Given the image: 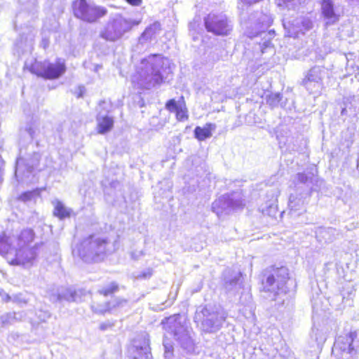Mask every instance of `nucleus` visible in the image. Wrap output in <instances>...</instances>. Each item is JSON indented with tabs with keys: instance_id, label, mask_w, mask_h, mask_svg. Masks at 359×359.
I'll return each instance as SVG.
<instances>
[{
	"instance_id": "423d86ee",
	"label": "nucleus",
	"mask_w": 359,
	"mask_h": 359,
	"mask_svg": "<svg viewBox=\"0 0 359 359\" xmlns=\"http://www.w3.org/2000/svg\"><path fill=\"white\" fill-rule=\"evenodd\" d=\"M226 316L224 313L215 306H200L196 309L194 321L204 333H216L222 327Z\"/></svg>"
},
{
	"instance_id": "0eeeda50",
	"label": "nucleus",
	"mask_w": 359,
	"mask_h": 359,
	"mask_svg": "<svg viewBox=\"0 0 359 359\" xmlns=\"http://www.w3.org/2000/svg\"><path fill=\"white\" fill-rule=\"evenodd\" d=\"M140 22L141 20L126 18L121 15H116L108 21L104 29L100 32V37L108 41H116Z\"/></svg>"
},
{
	"instance_id": "f03ea898",
	"label": "nucleus",
	"mask_w": 359,
	"mask_h": 359,
	"mask_svg": "<svg viewBox=\"0 0 359 359\" xmlns=\"http://www.w3.org/2000/svg\"><path fill=\"white\" fill-rule=\"evenodd\" d=\"M139 69L140 85L146 89L161 84L171 73L169 60L154 55L142 59Z\"/></svg>"
},
{
	"instance_id": "a878e982",
	"label": "nucleus",
	"mask_w": 359,
	"mask_h": 359,
	"mask_svg": "<svg viewBox=\"0 0 359 359\" xmlns=\"http://www.w3.org/2000/svg\"><path fill=\"white\" fill-rule=\"evenodd\" d=\"M351 337H350V334L345 337H339L336 340L334 344V347L336 349H339L343 353L349 354L352 358L353 348L351 347Z\"/></svg>"
},
{
	"instance_id": "393cba45",
	"label": "nucleus",
	"mask_w": 359,
	"mask_h": 359,
	"mask_svg": "<svg viewBox=\"0 0 359 359\" xmlns=\"http://www.w3.org/2000/svg\"><path fill=\"white\" fill-rule=\"evenodd\" d=\"M216 129L215 123H206V125L201 128L196 126L194 129V136L199 141H204L208 138L212 137V132Z\"/></svg>"
},
{
	"instance_id": "dca6fc26",
	"label": "nucleus",
	"mask_w": 359,
	"mask_h": 359,
	"mask_svg": "<svg viewBox=\"0 0 359 359\" xmlns=\"http://www.w3.org/2000/svg\"><path fill=\"white\" fill-rule=\"evenodd\" d=\"M99 105L102 110L98 111L96 117L97 130L99 134L104 135L109 133L112 129L114 126V119L107 114L109 110L105 107L107 102L104 100L100 101Z\"/></svg>"
},
{
	"instance_id": "3c124183",
	"label": "nucleus",
	"mask_w": 359,
	"mask_h": 359,
	"mask_svg": "<svg viewBox=\"0 0 359 359\" xmlns=\"http://www.w3.org/2000/svg\"><path fill=\"white\" fill-rule=\"evenodd\" d=\"M10 299V297L7 294L6 295V301H8Z\"/></svg>"
},
{
	"instance_id": "f704fd0d",
	"label": "nucleus",
	"mask_w": 359,
	"mask_h": 359,
	"mask_svg": "<svg viewBox=\"0 0 359 359\" xmlns=\"http://www.w3.org/2000/svg\"><path fill=\"white\" fill-rule=\"evenodd\" d=\"M181 99L183 100V97H182ZM175 113L177 119L180 121H184L188 119L187 109L184 100H182V106H180Z\"/></svg>"
},
{
	"instance_id": "c756f323",
	"label": "nucleus",
	"mask_w": 359,
	"mask_h": 359,
	"mask_svg": "<svg viewBox=\"0 0 359 359\" xmlns=\"http://www.w3.org/2000/svg\"><path fill=\"white\" fill-rule=\"evenodd\" d=\"M108 304L110 313H114L129 306L128 299L119 297L113 298L108 302Z\"/></svg>"
},
{
	"instance_id": "bb28decb",
	"label": "nucleus",
	"mask_w": 359,
	"mask_h": 359,
	"mask_svg": "<svg viewBox=\"0 0 359 359\" xmlns=\"http://www.w3.org/2000/svg\"><path fill=\"white\" fill-rule=\"evenodd\" d=\"M15 248L12 246L9 238L5 235L0 236V255L6 256V259L9 262L11 260L10 255H13L15 252Z\"/></svg>"
},
{
	"instance_id": "72a5a7b5",
	"label": "nucleus",
	"mask_w": 359,
	"mask_h": 359,
	"mask_svg": "<svg viewBox=\"0 0 359 359\" xmlns=\"http://www.w3.org/2000/svg\"><path fill=\"white\" fill-rule=\"evenodd\" d=\"M36 129L37 126L36 123L33 121H30L27 123L25 126L21 129V133L22 135L25 133L27 134L30 140H32L34 137Z\"/></svg>"
},
{
	"instance_id": "37998d69",
	"label": "nucleus",
	"mask_w": 359,
	"mask_h": 359,
	"mask_svg": "<svg viewBox=\"0 0 359 359\" xmlns=\"http://www.w3.org/2000/svg\"><path fill=\"white\" fill-rule=\"evenodd\" d=\"M114 326V324L107 321L102 323L100 325V329L102 331L107 330L108 328H111Z\"/></svg>"
},
{
	"instance_id": "9d476101",
	"label": "nucleus",
	"mask_w": 359,
	"mask_h": 359,
	"mask_svg": "<svg viewBox=\"0 0 359 359\" xmlns=\"http://www.w3.org/2000/svg\"><path fill=\"white\" fill-rule=\"evenodd\" d=\"M29 71L44 79L53 80L59 79L65 74L66 66L61 59H57L55 62L36 60L31 65Z\"/></svg>"
},
{
	"instance_id": "a19ab883",
	"label": "nucleus",
	"mask_w": 359,
	"mask_h": 359,
	"mask_svg": "<svg viewBox=\"0 0 359 359\" xmlns=\"http://www.w3.org/2000/svg\"><path fill=\"white\" fill-rule=\"evenodd\" d=\"M302 24L304 29L306 31L310 30L313 28V22L311 20L308 18H303L302 20Z\"/></svg>"
},
{
	"instance_id": "c03bdc74",
	"label": "nucleus",
	"mask_w": 359,
	"mask_h": 359,
	"mask_svg": "<svg viewBox=\"0 0 359 359\" xmlns=\"http://www.w3.org/2000/svg\"><path fill=\"white\" fill-rule=\"evenodd\" d=\"M128 4L131 6H140L142 3V0H125Z\"/></svg>"
},
{
	"instance_id": "20e7f679",
	"label": "nucleus",
	"mask_w": 359,
	"mask_h": 359,
	"mask_svg": "<svg viewBox=\"0 0 359 359\" xmlns=\"http://www.w3.org/2000/svg\"><path fill=\"white\" fill-rule=\"evenodd\" d=\"M241 22L245 29L244 33L248 37L252 39L259 35L264 36L263 42L259 43L262 53L271 47V41L276 35L275 31L271 29L268 32H265L273 22L271 16L262 13L255 12L251 13L248 19L242 15Z\"/></svg>"
},
{
	"instance_id": "412c9836",
	"label": "nucleus",
	"mask_w": 359,
	"mask_h": 359,
	"mask_svg": "<svg viewBox=\"0 0 359 359\" xmlns=\"http://www.w3.org/2000/svg\"><path fill=\"white\" fill-rule=\"evenodd\" d=\"M160 30L161 24L158 22H154L147 27L142 33L139 37V42L143 44L150 41L156 37V35L159 33Z\"/></svg>"
},
{
	"instance_id": "8fccbe9b",
	"label": "nucleus",
	"mask_w": 359,
	"mask_h": 359,
	"mask_svg": "<svg viewBox=\"0 0 359 359\" xmlns=\"http://www.w3.org/2000/svg\"><path fill=\"white\" fill-rule=\"evenodd\" d=\"M294 0H283V4L287 6L288 4L292 3Z\"/></svg>"
},
{
	"instance_id": "b1692460",
	"label": "nucleus",
	"mask_w": 359,
	"mask_h": 359,
	"mask_svg": "<svg viewBox=\"0 0 359 359\" xmlns=\"http://www.w3.org/2000/svg\"><path fill=\"white\" fill-rule=\"evenodd\" d=\"M133 359H152L149 339H147V336L144 337V344L142 346H135V351L133 353Z\"/></svg>"
},
{
	"instance_id": "6e6552de",
	"label": "nucleus",
	"mask_w": 359,
	"mask_h": 359,
	"mask_svg": "<svg viewBox=\"0 0 359 359\" xmlns=\"http://www.w3.org/2000/svg\"><path fill=\"white\" fill-rule=\"evenodd\" d=\"M41 154L39 152H33L25 158H20L16 161L15 175L18 182L26 184L34 183L36 169L39 164Z\"/></svg>"
},
{
	"instance_id": "2f4dec72",
	"label": "nucleus",
	"mask_w": 359,
	"mask_h": 359,
	"mask_svg": "<svg viewBox=\"0 0 359 359\" xmlns=\"http://www.w3.org/2000/svg\"><path fill=\"white\" fill-rule=\"evenodd\" d=\"M350 337H351V347L353 348L352 358H359V333L358 332H350Z\"/></svg>"
},
{
	"instance_id": "58836bf2",
	"label": "nucleus",
	"mask_w": 359,
	"mask_h": 359,
	"mask_svg": "<svg viewBox=\"0 0 359 359\" xmlns=\"http://www.w3.org/2000/svg\"><path fill=\"white\" fill-rule=\"evenodd\" d=\"M36 316L40 322L45 323L50 318L51 314L48 310L39 309L36 312Z\"/></svg>"
},
{
	"instance_id": "ddd939ff",
	"label": "nucleus",
	"mask_w": 359,
	"mask_h": 359,
	"mask_svg": "<svg viewBox=\"0 0 359 359\" xmlns=\"http://www.w3.org/2000/svg\"><path fill=\"white\" fill-rule=\"evenodd\" d=\"M84 289H76L73 287H61L50 294V301L53 303L79 302L86 296Z\"/></svg>"
},
{
	"instance_id": "c9c22d12",
	"label": "nucleus",
	"mask_w": 359,
	"mask_h": 359,
	"mask_svg": "<svg viewBox=\"0 0 359 359\" xmlns=\"http://www.w3.org/2000/svg\"><path fill=\"white\" fill-rule=\"evenodd\" d=\"M109 304L108 302H104V304H98L97 305H94L92 306L93 311L99 314H104L105 313H110L109 308L108 309Z\"/></svg>"
},
{
	"instance_id": "e433bc0d",
	"label": "nucleus",
	"mask_w": 359,
	"mask_h": 359,
	"mask_svg": "<svg viewBox=\"0 0 359 359\" xmlns=\"http://www.w3.org/2000/svg\"><path fill=\"white\" fill-rule=\"evenodd\" d=\"M39 194V191L38 189H34L32 191H28L22 193L20 196V199L24 202L29 201L32 198H34L35 196H38Z\"/></svg>"
},
{
	"instance_id": "ea45409f",
	"label": "nucleus",
	"mask_w": 359,
	"mask_h": 359,
	"mask_svg": "<svg viewBox=\"0 0 359 359\" xmlns=\"http://www.w3.org/2000/svg\"><path fill=\"white\" fill-rule=\"evenodd\" d=\"M153 275V269L151 268L146 269L143 271L137 273L135 276V279L137 280H142V279H149Z\"/></svg>"
},
{
	"instance_id": "c85d7f7f",
	"label": "nucleus",
	"mask_w": 359,
	"mask_h": 359,
	"mask_svg": "<svg viewBox=\"0 0 359 359\" xmlns=\"http://www.w3.org/2000/svg\"><path fill=\"white\" fill-rule=\"evenodd\" d=\"M299 196L297 194H291L289 198L288 206L290 211L300 210L304 208V201L303 195L301 194Z\"/></svg>"
},
{
	"instance_id": "09e8293b",
	"label": "nucleus",
	"mask_w": 359,
	"mask_h": 359,
	"mask_svg": "<svg viewBox=\"0 0 359 359\" xmlns=\"http://www.w3.org/2000/svg\"><path fill=\"white\" fill-rule=\"evenodd\" d=\"M84 90H85V89H84V87H79V90H80V92H79V95H78V96H77L78 97H83V92H84Z\"/></svg>"
},
{
	"instance_id": "6ab92c4d",
	"label": "nucleus",
	"mask_w": 359,
	"mask_h": 359,
	"mask_svg": "<svg viewBox=\"0 0 359 359\" xmlns=\"http://www.w3.org/2000/svg\"><path fill=\"white\" fill-rule=\"evenodd\" d=\"M325 74L326 71L324 67L314 66L307 72L300 84L308 89L310 83H321Z\"/></svg>"
},
{
	"instance_id": "39448f33",
	"label": "nucleus",
	"mask_w": 359,
	"mask_h": 359,
	"mask_svg": "<svg viewBox=\"0 0 359 359\" xmlns=\"http://www.w3.org/2000/svg\"><path fill=\"white\" fill-rule=\"evenodd\" d=\"M107 245V239L90 235L83 238L73 248L72 254L86 263L99 262L104 259L107 252L114 250Z\"/></svg>"
},
{
	"instance_id": "5701e85b",
	"label": "nucleus",
	"mask_w": 359,
	"mask_h": 359,
	"mask_svg": "<svg viewBox=\"0 0 359 359\" xmlns=\"http://www.w3.org/2000/svg\"><path fill=\"white\" fill-rule=\"evenodd\" d=\"M35 233L32 229H23L16 238L15 248H29V245L34 241Z\"/></svg>"
},
{
	"instance_id": "473e14b6",
	"label": "nucleus",
	"mask_w": 359,
	"mask_h": 359,
	"mask_svg": "<svg viewBox=\"0 0 359 359\" xmlns=\"http://www.w3.org/2000/svg\"><path fill=\"white\" fill-rule=\"evenodd\" d=\"M119 287L116 282H111L109 285L98 290V293L105 297L118 292Z\"/></svg>"
},
{
	"instance_id": "1a4fd4ad",
	"label": "nucleus",
	"mask_w": 359,
	"mask_h": 359,
	"mask_svg": "<svg viewBox=\"0 0 359 359\" xmlns=\"http://www.w3.org/2000/svg\"><path fill=\"white\" fill-rule=\"evenodd\" d=\"M72 10L75 18L88 23L97 22L107 13L105 8L88 3L86 0L74 1Z\"/></svg>"
},
{
	"instance_id": "4468645a",
	"label": "nucleus",
	"mask_w": 359,
	"mask_h": 359,
	"mask_svg": "<svg viewBox=\"0 0 359 359\" xmlns=\"http://www.w3.org/2000/svg\"><path fill=\"white\" fill-rule=\"evenodd\" d=\"M37 245L32 248H15L14 257L11 258L9 264L15 266H21L25 269H29L34 266L38 256Z\"/></svg>"
},
{
	"instance_id": "f3484780",
	"label": "nucleus",
	"mask_w": 359,
	"mask_h": 359,
	"mask_svg": "<svg viewBox=\"0 0 359 359\" xmlns=\"http://www.w3.org/2000/svg\"><path fill=\"white\" fill-rule=\"evenodd\" d=\"M320 5L322 15L325 20V25L326 27L333 25L339 22L340 14L333 0H322Z\"/></svg>"
},
{
	"instance_id": "2eb2a0df",
	"label": "nucleus",
	"mask_w": 359,
	"mask_h": 359,
	"mask_svg": "<svg viewBox=\"0 0 359 359\" xmlns=\"http://www.w3.org/2000/svg\"><path fill=\"white\" fill-rule=\"evenodd\" d=\"M296 187L299 188V185L302 184L305 187L304 195L310 196L313 191H318V189L324 183L323 180L318 178L312 172H298L295 176Z\"/></svg>"
},
{
	"instance_id": "7ed1b4c3",
	"label": "nucleus",
	"mask_w": 359,
	"mask_h": 359,
	"mask_svg": "<svg viewBox=\"0 0 359 359\" xmlns=\"http://www.w3.org/2000/svg\"><path fill=\"white\" fill-rule=\"evenodd\" d=\"M289 279L288 269L283 266H271L262 271V283L264 291L269 292L268 297L280 306L285 304V297L288 291L286 284Z\"/></svg>"
},
{
	"instance_id": "603ef678",
	"label": "nucleus",
	"mask_w": 359,
	"mask_h": 359,
	"mask_svg": "<svg viewBox=\"0 0 359 359\" xmlns=\"http://www.w3.org/2000/svg\"><path fill=\"white\" fill-rule=\"evenodd\" d=\"M345 111H346V109H343L342 111H341V114H343L344 113H345Z\"/></svg>"
},
{
	"instance_id": "f257e3e1",
	"label": "nucleus",
	"mask_w": 359,
	"mask_h": 359,
	"mask_svg": "<svg viewBox=\"0 0 359 359\" xmlns=\"http://www.w3.org/2000/svg\"><path fill=\"white\" fill-rule=\"evenodd\" d=\"M165 336L163 345L164 347L165 359H172L174 346L172 342L168 339V335L172 337L187 353L194 351L195 344L191 337V329L186 323L185 318L180 314L170 316L162 320Z\"/></svg>"
},
{
	"instance_id": "7c9ffc66",
	"label": "nucleus",
	"mask_w": 359,
	"mask_h": 359,
	"mask_svg": "<svg viewBox=\"0 0 359 359\" xmlns=\"http://www.w3.org/2000/svg\"><path fill=\"white\" fill-rule=\"evenodd\" d=\"M282 98L283 95L280 93H271L266 96V104L272 109L278 107L279 105L283 107L281 102Z\"/></svg>"
},
{
	"instance_id": "49530a36",
	"label": "nucleus",
	"mask_w": 359,
	"mask_h": 359,
	"mask_svg": "<svg viewBox=\"0 0 359 359\" xmlns=\"http://www.w3.org/2000/svg\"><path fill=\"white\" fill-rule=\"evenodd\" d=\"M269 212H267L268 215H274L276 212V208L275 207H273L272 205H269Z\"/></svg>"
},
{
	"instance_id": "a18cd8bd",
	"label": "nucleus",
	"mask_w": 359,
	"mask_h": 359,
	"mask_svg": "<svg viewBox=\"0 0 359 359\" xmlns=\"http://www.w3.org/2000/svg\"><path fill=\"white\" fill-rule=\"evenodd\" d=\"M50 41L47 38H43L40 46L43 48L46 49L49 46Z\"/></svg>"
},
{
	"instance_id": "4be33fe9",
	"label": "nucleus",
	"mask_w": 359,
	"mask_h": 359,
	"mask_svg": "<svg viewBox=\"0 0 359 359\" xmlns=\"http://www.w3.org/2000/svg\"><path fill=\"white\" fill-rule=\"evenodd\" d=\"M22 318V313L16 312H9L0 316V330L21 321Z\"/></svg>"
},
{
	"instance_id": "79ce46f5",
	"label": "nucleus",
	"mask_w": 359,
	"mask_h": 359,
	"mask_svg": "<svg viewBox=\"0 0 359 359\" xmlns=\"http://www.w3.org/2000/svg\"><path fill=\"white\" fill-rule=\"evenodd\" d=\"M353 295V289H351L350 290L345 292L343 290L341 292V296H342V300L344 302H345V299H346V302L349 301V299L352 298V296Z\"/></svg>"
},
{
	"instance_id": "9b49d317",
	"label": "nucleus",
	"mask_w": 359,
	"mask_h": 359,
	"mask_svg": "<svg viewBox=\"0 0 359 359\" xmlns=\"http://www.w3.org/2000/svg\"><path fill=\"white\" fill-rule=\"evenodd\" d=\"M203 22L207 32L215 36H229L233 30L231 20L222 13H209L204 17Z\"/></svg>"
},
{
	"instance_id": "864d4df0",
	"label": "nucleus",
	"mask_w": 359,
	"mask_h": 359,
	"mask_svg": "<svg viewBox=\"0 0 359 359\" xmlns=\"http://www.w3.org/2000/svg\"><path fill=\"white\" fill-rule=\"evenodd\" d=\"M100 67H101V66H98V65L96 66V71L97 70L98 68H100Z\"/></svg>"
},
{
	"instance_id": "f8f14e48",
	"label": "nucleus",
	"mask_w": 359,
	"mask_h": 359,
	"mask_svg": "<svg viewBox=\"0 0 359 359\" xmlns=\"http://www.w3.org/2000/svg\"><path fill=\"white\" fill-rule=\"evenodd\" d=\"M244 206L241 193L233 192L221 196L212 204V210L219 217L230 214L232 211Z\"/></svg>"
},
{
	"instance_id": "a211bd4d",
	"label": "nucleus",
	"mask_w": 359,
	"mask_h": 359,
	"mask_svg": "<svg viewBox=\"0 0 359 359\" xmlns=\"http://www.w3.org/2000/svg\"><path fill=\"white\" fill-rule=\"evenodd\" d=\"M243 285V277L241 272L226 271L224 277L223 287L226 292L235 293L238 292Z\"/></svg>"
},
{
	"instance_id": "4c0bfd02",
	"label": "nucleus",
	"mask_w": 359,
	"mask_h": 359,
	"mask_svg": "<svg viewBox=\"0 0 359 359\" xmlns=\"http://www.w3.org/2000/svg\"><path fill=\"white\" fill-rule=\"evenodd\" d=\"M182 104V102H177L175 99L169 100L165 104V109L170 112H175Z\"/></svg>"
},
{
	"instance_id": "aec40b11",
	"label": "nucleus",
	"mask_w": 359,
	"mask_h": 359,
	"mask_svg": "<svg viewBox=\"0 0 359 359\" xmlns=\"http://www.w3.org/2000/svg\"><path fill=\"white\" fill-rule=\"evenodd\" d=\"M315 233L318 241L323 243H332L340 235V231L332 227L319 226Z\"/></svg>"
},
{
	"instance_id": "de8ad7c7",
	"label": "nucleus",
	"mask_w": 359,
	"mask_h": 359,
	"mask_svg": "<svg viewBox=\"0 0 359 359\" xmlns=\"http://www.w3.org/2000/svg\"><path fill=\"white\" fill-rule=\"evenodd\" d=\"M130 257H131V258H132L133 259H134V260H137V259H138V258H139V257H140V255H136V253H135V252H132L130 253Z\"/></svg>"
},
{
	"instance_id": "cd10ccee",
	"label": "nucleus",
	"mask_w": 359,
	"mask_h": 359,
	"mask_svg": "<svg viewBox=\"0 0 359 359\" xmlns=\"http://www.w3.org/2000/svg\"><path fill=\"white\" fill-rule=\"evenodd\" d=\"M72 210L67 208L61 201H57L55 204L53 215L60 219L69 217Z\"/></svg>"
}]
</instances>
